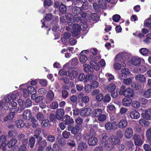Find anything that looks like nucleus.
Returning <instances> with one entry per match:
<instances>
[{
	"mask_svg": "<svg viewBox=\"0 0 151 151\" xmlns=\"http://www.w3.org/2000/svg\"><path fill=\"white\" fill-rule=\"evenodd\" d=\"M103 99L104 103H109L111 100L110 95L109 94H106L104 97Z\"/></svg>",
	"mask_w": 151,
	"mask_h": 151,
	"instance_id": "603ef678",
	"label": "nucleus"
},
{
	"mask_svg": "<svg viewBox=\"0 0 151 151\" xmlns=\"http://www.w3.org/2000/svg\"><path fill=\"white\" fill-rule=\"evenodd\" d=\"M146 136L148 141L151 140V128H149L147 130L146 132Z\"/></svg>",
	"mask_w": 151,
	"mask_h": 151,
	"instance_id": "6e6d98bb",
	"label": "nucleus"
},
{
	"mask_svg": "<svg viewBox=\"0 0 151 151\" xmlns=\"http://www.w3.org/2000/svg\"><path fill=\"white\" fill-rule=\"evenodd\" d=\"M35 142V139L34 137H31L29 139L28 143V146L30 148H32L34 146Z\"/></svg>",
	"mask_w": 151,
	"mask_h": 151,
	"instance_id": "f704fd0d",
	"label": "nucleus"
},
{
	"mask_svg": "<svg viewBox=\"0 0 151 151\" xmlns=\"http://www.w3.org/2000/svg\"><path fill=\"white\" fill-rule=\"evenodd\" d=\"M62 121L68 126L73 125L74 123L73 119L70 118V116L67 114L63 116Z\"/></svg>",
	"mask_w": 151,
	"mask_h": 151,
	"instance_id": "423d86ee",
	"label": "nucleus"
},
{
	"mask_svg": "<svg viewBox=\"0 0 151 151\" xmlns=\"http://www.w3.org/2000/svg\"><path fill=\"white\" fill-rule=\"evenodd\" d=\"M32 117V113L31 111L27 109L24 111L23 114V119L25 120L30 119Z\"/></svg>",
	"mask_w": 151,
	"mask_h": 151,
	"instance_id": "a211bd4d",
	"label": "nucleus"
},
{
	"mask_svg": "<svg viewBox=\"0 0 151 151\" xmlns=\"http://www.w3.org/2000/svg\"><path fill=\"white\" fill-rule=\"evenodd\" d=\"M42 137H40L37 140V144L39 145L37 151H43L47 145V142L46 140H42Z\"/></svg>",
	"mask_w": 151,
	"mask_h": 151,
	"instance_id": "7ed1b4c3",
	"label": "nucleus"
},
{
	"mask_svg": "<svg viewBox=\"0 0 151 151\" xmlns=\"http://www.w3.org/2000/svg\"><path fill=\"white\" fill-rule=\"evenodd\" d=\"M97 141L98 140L96 137H91L88 139V143L89 145L93 146L96 145Z\"/></svg>",
	"mask_w": 151,
	"mask_h": 151,
	"instance_id": "393cba45",
	"label": "nucleus"
},
{
	"mask_svg": "<svg viewBox=\"0 0 151 151\" xmlns=\"http://www.w3.org/2000/svg\"><path fill=\"white\" fill-rule=\"evenodd\" d=\"M16 127L19 128H22L24 125V121L22 119L17 120L16 121Z\"/></svg>",
	"mask_w": 151,
	"mask_h": 151,
	"instance_id": "4c0bfd02",
	"label": "nucleus"
},
{
	"mask_svg": "<svg viewBox=\"0 0 151 151\" xmlns=\"http://www.w3.org/2000/svg\"><path fill=\"white\" fill-rule=\"evenodd\" d=\"M120 18V16L118 14L114 15L112 17L113 20L114 22H118Z\"/></svg>",
	"mask_w": 151,
	"mask_h": 151,
	"instance_id": "052dcab7",
	"label": "nucleus"
},
{
	"mask_svg": "<svg viewBox=\"0 0 151 151\" xmlns=\"http://www.w3.org/2000/svg\"><path fill=\"white\" fill-rule=\"evenodd\" d=\"M126 87L124 85H122L120 87L119 91V94L120 95L124 96L126 91Z\"/></svg>",
	"mask_w": 151,
	"mask_h": 151,
	"instance_id": "3c124183",
	"label": "nucleus"
},
{
	"mask_svg": "<svg viewBox=\"0 0 151 151\" xmlns=\"http://www.w3.org/2000/svg\"><path fill=\"white\" fill-rule=\"evenodd\" d=\"M65 17L67 23L68 25L71 26L73 24V15L70 14H66Z\"/></svg>",
	"mask_w": 151,
	"mask_h": 151,
	"instance_id": "412c9836",
	"label": "nucleus"
},
{
	"mask_svg": "<svg viewBox=\"0 0 151 151\" xmlns=\"http://www.w3.org/2000/svg\"><path fill=\"white\" fill-rule=\"evenodd\" d=\"M55 96L54 93L52 91L49 90L46 94L45 102L47 104H50L53 100Z\"/></svg>",
	"mask_w": 151,
	"mask_h": 151,
	"instance_id": "20e7f679",
	"label": "nucleus"
},
{
	"mask_svg": "<svg viewBox=\"0 0 151 151\" xmlns=\"http://www.w3.org/2000/svg\"><path fill=\"white\" fill-rule=\"evenodd\" d=\"M31 125L33 128H36L38 126V124L37 120L34 118L31 119Z\"/></svg>",
	"mask_w": 151,
	"mask_h": 151,
	"instance_id": "0e129e2a",
	"label": "nucleus"
},
{
	"mask_svg": "<svg viewBox=\"0 0 151 151\" xmlns=\"http://www.w3.org/2000/svg\"><path fill=\"white\" fill-rule=\"evenodd\" d=\"M139 52L142 55L145 56H147L149 53V50L146 48H142L139 50Z\"/></svg>",
	"mask_w": 151,
	"mask_h": 151,
	"instance_id": "ea45409f",
	"label": "nucleus"
},
{
	"mask_svg": "<svg viewBox=\"0 0 151 151\" xmlns=\"http://www.w3.org/2000/svg\"><path fill=\"white\" fill-rule=\"evenodd\" d=\"M27 88L29 93L32 95H35L36 94V90L32 86H28Z\"/></svg>",
	"mask_w": 151,
	"mask_h": 151,
	"instance_id": "58836bf2",
	"label": "nucleus"
},
{
	"mask_svg": "<svg viewBox=\"0 0 151 151\" xmlns=\"http://www.w3.org/2000/svg\"><path fill=\"white\" fill-rule=\"evenodd\" d=\"M58 17H56L53 20H52L51 23L52 25V30L53 31L55 32V33H54L55 38H59L60 37V33L56 32L58 29L59 28V26L58 24Z\"/></svg>",
	"mask_w": 151,
	"mask_h": 151,
	"instance_id": "f03ea898",
	"label": "nucleus"
},
{
	"mask_svg": "<svg viewBox=\"0 0 151 151\" xmlns=\"http://www.w3.org/2000/svg\"><path fill=\"white\" fill-rule=\"evenodd\" d=\"M106 119V116L105 114H101L98 117V120L100 122H104Z\"/></svg>",
	"mask_w": 151,
	"mask_h": 151,
	"instance_id": "69168bd1",
	"label": "nucleus"
},
{
	"mask_svg": "<svg viewBox=\"0 0 151 151\" xmlns=\"http://www.w3.org/2000/svg\"><path fill=\"white\" fill-rule=\"evenodd\" d=\"M65 114V111L63 109H57L55 112L56 119L58 120L63 119V115Z\"/></svg>",
	"mask_w": 151,
	"mask_h": 151,
	"instance_id": "4468645a",
	"label": "nucleus"
},
{
	"mask_svg": "<svg viewBox=\"0 0 151 151\" xmlns=\"http://www.w3.org/2000/svg\"><path fill=\"white\" fill-rule=\"evenodd\" d=\"M17 140L16 139L13 138L11 139L8 143V147L11 148L14 146L17 143Z\"/></svg>",
	"mask_w": 151,
	"mask_h": 151,
	"instance_id": "a19ab883",
	"label": "nucleus"
},
{
	"mask_svg": "<svg viewBox=\"0 0 151 151\" xmlns=\"http://www.w3.org/2000/svg\"><path fill=\"white\" fill-rule=\"evenodd\" d=\"M86 75L83 73H80L79 74L78 77V80L81 81H84L85 82Z\"/></svg>",
	"mask_w": 151,
	"mask_h": 151,
	"instance_id": "5fc2aeb1",
	"label": "nucleus"
},
{
	"mask_svg": "<svg viewBox=\"0 0 151 151\" xmlns=\"http://www.w3.org/2000/svg\"><path fill=\"white\" fill-rule=\"evenodd\" d=\"M113 130H115L118 129V122L116 121H114L111 123Z\"/></svg>",
	"mask_w": 151,
	"mask_h": 151,
	"instance_id": "bf43d9fd",
	"label": "nucleus"
},
{
	"mask_svg": "<svg viewBox=\"0 0 151 151\" xmlns=\"http://www.w3.org/2000/svg\"><path fill=\"white\" fill-rule=\"evenodd\" d=\"M53 1L52 0H45L43 2L44 6H50L52 4Z\"/></svg>",
	"mask_w": 151,
	"mask_h": 151,
	"instance_id": "4d7b16f0",
	"label": "nucleus"
},
{
	"mask_svg": "<svg viewBox=\"0 0 151 151\" xmlns=\"http://www.w3.org/2000/svg\"><path fill=\"white\" fill-rule=\"evenodd\" d=\"M129 115L131 118L134 119H137L140 116L139 113L136 110L131 111L129 113Z\"/></svg>",
	"mask_w": 151,
	"mask_h": 151,
	"instance_id": "4be33fe9",
	"label": "nucleus"
},
{
	"mask_svg": "<svg viewBox=\"0 0 151 151\" xmlns=\"http://www.w3.org/2000/svg\"><path fill=\"white\" fill-rule=\"evenodd\" d=\"M87 0H65V4L67 5L69 2L75 5L79 6L83 3H85Z\"/></svg>",
	"mask_w": 151,
	"mask_h": 151,
	"instance_id": "f8f14e48",
	"label": "nucleus"
},
{
	"mask_svg": "<svg viewBox=\"0 0 151 151\" xmlns=\"http://www.w3.org/2000/svg\"><path fill=\"white\" fill-rule=\"evenodd\" d=\"M6 139V137L4 135H1L0 136V145L1 146H5V141Z\"/></svg>",
	"mask_w": 151,
	"mask_h": 151,
	"instance_id": "79ce46f5",
	"label": "nucleus"
},
{
	"mask_svg": "<svg viewBox=\"0 0 151 151\" xmlns=\"http://www.w3.org/2000/svg\"><path fill=\"white\" fill-rule=\"evenodd\" d=\"M131 61L134 65L137 66L140 64L141 61L139 57H134L131 58Z\"/></svg>",
	"mask_w": 151,
	"mask_h": 151,
	"instance_id": "5701e85b",
	"label": "nucleus"
},
{
	"mask_svg": "<svg viewBox=\"0 0 151 151\" xmlns=\"http://www.w3.org/2000/svg\"><path fill=\"white\" fill-rule=\"evenodd\" d=\"M49 121L48 119H43L42 120L41 125L43 127H46L50 125Z\"/></svg>",
	"mask_w": 151,
	"mask_h": 151,
	"instance_id": "864d4df0",
	"label": "nucleus"
},
{
	"mask_svg": "<svg viewBox=\"0 0 151 151\" xmlns=\"http://www.w3.org/2000/svg\"><path fill=\"white\" fill-rule=\"evenodd\" d=\"M127 145L129 149L134 150L135 149V146L132 142L131 140L127 141Z\"/></svg>",
	"mask_w": 151,
	"mask_h": 151,
	"instance_id": "13d9d810",
	"label": "nucleus"
},
{
	"mask_svg": "<svg viewBox=\"0 0 151 151\" xmlns=\"http://www.w3.org/2000/svg\"><path fill=\"white\" fill-rule=\"evenodd\" d=\"M110 0L109 1H107V0H99V5L100 8L102 9H104L106 8L107 6V2H110Z\"/></svg>",
	"mask_w": 151,
	"mask_h": 151,
	"instance_id": "bb28decb",
	"label": "nucleus"
},
{
	"mask_svg": "<svg viewBox=\"0 0 151 151\" xmlns=\"http://www.w3.org/2000/svg\"><path fill=\"white\" fill-rule=\"evenodd\" d=\"M105 127L106 130L108 132H111L113 130L111 123L110 122H107L105 124Z\"/></svg>",
	"mask_w": 151,
	"mask_h": 151,
	"instance_id": "e433bc0d",
	"label": "nucleus"
},
{
	"mask_svg": "<svg viewBox=\"0 0 151 151\" xmlns=\"http://www.w3.org/2000/svg\"><path fill=\"white\" fill-rule=\"evenodd\" d=\"M70 133L67 131H64L62 134V135L63 138L65 139H68L70 135Z\"/></svg>",
	"mask_w": 151,
	"mask_h": 151,
	"instance_id": "e2e57ef3",
	"label": "nucleus"
},
{
	"mask_svg": "<svg viewBox=\"0 0 151 151\" xmlns=\"http://www.w3.org/2000/svg\"><path fill=\"white\" fill-rule=\"evenodd\" d=\"M135 79L141 83H144L146 81L145 77L142 75L138 74L135 77Z\"/></svg>",
	"mask_w": 151,
	"mask_h": 151,
	"instance_id": "a878e982",
	"label": "nucleus"
},
{
	"mask_svg": "<svg viewBox=\"0 0 151 151\" xmlns=\"http://www.w3.org/2000/svg\"><path fill=\"white\" fill-rule=\"evenodd\" d=\"M144 24L145 26L146 27H151V18H148L145 22Z\"/></svg>",
	"mask_w": 151,
	"mask_h": 151,
	"instance_id": "774afa93",
	"label": "nucleus"
},
{
	"mask_svg": "<svg viewBox=\"0 0 151 151\" xmlns=\"http://www.w3.org/2000/svg\"><path fill=\"white\" fill-rule=\"evenodd\" d=\"M41 129L40 128L37 129L34 132L35 136L37 139H38L40 137H42L40 136V135L41 133Z\"/></svg>",
	"mask_w": 151,
	"mask_h": 151,
	"instance_id": "37998d69",
	"label": "nucleus"
},
{
	"mask_svg": "<svg viewBox=\"0 0 151 151\" xmlns=\"http://www.w3.org/2000/svg\"><path fill=\"white\" fill-rule=\"evenodd\" d=\"M8 133L9 137L11 138L15 137L17 134L16 131L15 130L9 131Z\"/></svg>",
	"mask_w": 151,
	"mask_h": 151,
	"instance_id": "8fccbe9b",
	"label": "nucleus"
},
{
	"mask_svg": "<svg viewBox=\"0 0 151 151\" xmlns=\"http://www.w3.org/2000/svg\"><path fill=\"white\" fill-rule=\"evenodd\" d=\"M128 57L125 55L118 54L115 57L116 61L124 62L127 61L128 59Z\"/></svg>",
	"mask_w": 151,
	"mask_h": 151,
	"instance_id": "0eeeda50",
	"label": "nucleus"
},
{
	"mask_svg": "<svg viewBox=\"0 0 151 151\" xmlns=\"http://www.w3.org/2000/svg\"><path fill=\"white\" fill-rule=\"evenodd\" d=\"M56 16L53 17V15L52 14H47L46 15L45 18H44L43 19H45L47 21H50L52 19V20L55 18V17Z\"/></svg>",
	"mask_w": 151,
	"mask_h": 151,
	"instance_id": "a18cd8bd",
	"label": "nucleus"
},
{
	"mask_svg": "<svg viewBox=\"0 0 151 151\" xmlns=\"http://www.w3.org/2000/svg\"><path fill=\"white\" fill-rule=\"evenodd\" d=\"M84 70L86 73H92L93 70L92 68L89 65L85 64L84 65Z\"/></svg>",
	"mask_w": 151,
	"mask_h": 151,
	"instance_id": "c9c22d12",
	"label": "nucleus"
},
{
	"mask_svg": "<svg viewBox=\"0 0 151 151\" xmlns=\"http://www.w3.org/2000/svg\"><path fill=\"white\" fill-rule=\"evenodd\" d=\"M59 10L60 14H64L67 12V8L63 4H61L59 6Z\"/></svg>",
	"mask_w": 151,
	"mask_h": 151,
	"instance_id": "473e14b6",
	"label": "nucleus"
},
{
	"mask_svg": "<svg viewBox=\"0 0 151 151\" xmlns=\"http://www.w3.org/2000/svg\"><path fill=\"white\" fill-rule=\"evenodd\" d=\"M81 128L79 127L78 126L75 125L73 126H69L68 127V130L70 131L71 133L73 134H76L78 133L80 129Z\"/></svg>",
	"mask_w": 151,
	"mask_h": 151,
	"instance_id": "1a4fd4ad",
	"label": "nucleus"
},
{
	"mask_svg": "<svg viewBox=\"0 0 151 151\" xmlns=\"http://www.w3.org/2000/svg\"><path fill=\"white\" fill-rule=\"evenodd\" d=\"M141 116L147 120H151V109L143 110L141 114Z\"/></svg>",
	"mask_w": 151,
	"mask_h": 151,
	"instance_id": "9d476101",
	"label": "nucleus"
},
{
	"mask_svg": "<svg viewBox=\"0 0 151 151\" xmlns=\"http://www.w3.org/2000/svg\"><path fill=\"white\" fill-rule=\"evenodd\" d=\"M90 17L95 23L98 22L100 19V17L96 13H91Z\"/></svg>",
	"mask_w": 151,
	"mask_h": 151,
	"instance_id": "c756f323",
	"label": "nucleus"
},
{
	"mask_svg": "<svg viewBox=\"0 0 151 151\" xmlns=\"http://www.w3.org/2000/svg\"><path fill=\"white\" fill-rule=\"evenodd\" d=\"M143 96L147 98H151V88L148 89L145 91L144 93Z\"/></svg>",
	"mask_w": 151,
	"mask_h": 151,
	"instance_id": "49530a36",
	"label": "nucleus"
},
{
	"mask_svg": "<svg viewBox=\"0 0 151 151\" xmlns=\"http://www.w3.org/2000/svg\"><path fill=\"white\" fill-rule=\"evenodd\" d=\"M115 85L113 83L110 84L107 87V90L109 93L113 92L114 91H115Z\"/></svg>",
	"mask_w": 151,
	"mask_h": 151,
	"instance_id": "2f4dec72",
	"label": "nucleus"
},
{
	"mask_svg": "<svg viewBox=\"0 0 151 151\" xmlns=\"http://www.w3.org/2000/svg\"><path fill=\"white\" fill-rule=\"evenodd\" d=\"M131 87L133 89L135 90H139L142 88V86L140 83L137 82L132 83L131 85Z\"/></svg>",
	"mask_w": 151,
	"mask_h": 151,
	"instance_id": "c85d7f7f",
	"label": "nucleus"
},
{
	"mask_svg": "<svg viewBox=\"0 0 151 151\" xmlns=\"http://www.w3.org/2000/svg\"><path fill=\"white\" fill-rule=\"evenodd\" d=\"M81 11V7H75L73 8L71 10V12L74 14V16H77L80 14Z\"/></svg>",
	"mask_w": 151,
	"mask_h": 151,
	"instance_id": "cd10ccee",
	"label": "nucleus"
},
{
	"mask_svg": "<svg viewBox=\"0 0 151 151\" xmlns=\"http://www.w3.org/2000/svg\"><path fill=\"white\" fill-rule=\"evenodd\" d=\"M76 125L78 126L81 128L82 127V124L83 122V120L82 118L80 117H78L75 120Z\"/></svg>",
	"mask_w": 151,
	"mask_h": 151,
	"instance_id": "c03bdc74",
	"label": "nucleus"
},
{
	"mask_svg": "<svg viewBox=\"0 0 151 151\" xmlns=\"http://www.w3.org/2000/svg\"><path fill=\"white\" fill-rule=\"evenodd\" d=\"M69 95L68 92L65 90H63L61 91V96L63 98H67Z\"/></svg>",
	"mask_w": 151,
	"mask_h": 151,
	"instance_id": "338daca9",
	"label": "nucleus"
},
{
	"mask_svg": "<svg viewBox=\"0 0 151 151\" xmlns=\"http://www.w3.org/2000/svg\"><path fill=\"white\" fill-rule=\"evenodd\" d=\"M31 98L32 100H35V102L39 103L44 99V97L41 96H38L36 94L35 95H32Z\"/></svg>",
	"mask_w": 151,
	"mask_h": 151,
	"instance_id": "b1692460",
	"label": "nucleus"
},
{
	"mask_svg": "<svg viewBox=\"0 0 151 151\" xmlns=\"http://www.w3.org/2000/svg\"><path fill=\"white\" fill-rule=\"evenodd\" d=\"M103 113V110L100 108H97L94 109L93 111V115L94 116L98 117Z\"/></svg>",
	"mask_w": 151,
	"mask_h": 151,
	"instance_id": "7c9ffc66",
	"label": "nucleus"
},
{
	"mask_svg": "<svg viewBox=\"0 0 151 151\" xmlns=\"http://www.w3.org/2000/svg\"><path fill=\"white\" fill-rule=\"evenodd\" d=\"M100 141L103 146L109 145V146L111 144L116 145L119 143L120 139L116 136L113 135L110 136L106 134L101 137Z\"/></svg>",
	"mask_w": 151,
	"mask_h": 151,
	"instance_id": "f257e3e1",
	"label": "nucleus"
},
{
	"mask_svg": "<svg viewBox=\"0 0 151 151\" xmlns=\"http://www.w3.org/2000/svg\"><path fill=\"white\" fill-rule=\"evenodd\" d=\"M80 115L83 117H87L91 114V109L89 108H83L80 109Z\"/></svg>",
	"mask_w": 151,
	"mask_h": 151,
	"instance_id": "6e6552de",
	"label": "nucleus"
},
{
	"mask_svg": "<svg viewBox=\"0 0 151 151\" xmlns=\"http://www.w3.org/2000/svg\"><path fill=\"white\" fill-rule=\"evenodd\" d=\"M147 70L146 67L144 65H141L137 68V70L141 73H145Z\"/></svg>",
	"mask_w": 151,
	"mask_h": 151,
	"instance_id": "de8ad7c7",
	"label": "nucleus"
},
{
	"mask_svg": "<svg viewBox=\"0 0 151 151\" xmlns=\"http://www.w3.org/2000/svg\"><path fill=\"white\" fill-rule=\"evenodd\" d=\"M132 106L133 108L134 109H137L139 108L140 106V103L137 101H134L132 102Z\"/></svg>",
	"mask_w": 151,
	"mask_h": 151,
	"instance_id": "680f3d73",
	"label": "nucleus"
},
{
	"mask_svg": "<svg viewBox=\"0 0 151 151\" xmlns=\"http://www.w3.org/2000/svg\"><path fill=\"white\" fill-rule=\"evenodd\" d=\"M119 128L123 129L125 128L127 126L128 122L126 119H122L120 120L118 122Z\"/></svg>",
	"mask_w": 151,
	"mask_h": 151,
	"instance_id": "6ab92c4d",
	"label": "nucleus"
},
{
	"mask_svg": "<svg viewBox=\"0 0 151 151\" xmlns=\"http://www.w3.org/2000/svg\"><path fill=\"white\" fill-rule=\"evenodd\" d=\"M87 145L86 143L83 142L78 143L77 150L78 151H86L87 148Z\"/></svg>",
	"mask_w": 151,
	"mask_h": 151,
	"instance_id": "dca6fc26",
	"label": "nucleus"
},
{
	"mask_svg": "<svg viewBox=\"0 0 151 151\" xmlns=\"http://www.w3.org/2000/svg\"><path fill=\"white\" fill-rule=\"evenodd\" d=\"M139 124L144 127H146L148 126L149 124V122L147 121L146 120L144 119H140L139 121Z\"/></svg>",
	"mask_w": 151,
	"mask_h": 151,
	"instance_id": "72a5a7b5",
	"label": "nucleus"
},
{
	"mask_svg": "<svg viewBox=\"0 0 151 151\" xmlns=\"http://www.w3.org/2000/svg\"><path fill=\"white\" fill-rule=\"evenodd\" d=\"M50 106L51 109H57L58 107V104L57 101L52 102L50 105Z\"/></svg>",
	"mask_w": 151,
	"mask_h": 151,
	"instance_id": "09e8293b",
	"label": "nucleus"
},
{
	"mask_svg": "<svg viewBox=\"0 0 151 151\" xmlns=\"http://www.w3.org/2000/svg\"><path fill=\"white\" fill-rule=\"evenodd\" d=\"M133 132L132 129L130 127H128L126 129L124 132V136L127 139H130L132 136Z\"/></svg>",
	"mask_w": 151,
	"mask_h": 151,
	"instance_id": "2eb2a0df",
	"label": "nucleus"
},
{
	"mask_svg": "<svg viewBox=\"0 0 151 151\" xmlns=\"http://www.w3.org/2000/svg\"><path fill=\"white\" fill-rule=\"evenodd\" d=\"M133 139L135 145L137 146H141L143 143L142 140L141 139L140 136L137 134H134Z\"/></svg>",
	"mask_w": 151,
	"mask_h": 151,
	"instance_id": "ddd939ff",
	"label": "nucleus"
},
{
	"mask_svg": "<svg viewBox=\"0 0 151 151\" xmlns=\"http://www.w3.org/2000/svg\"><path fill=\"white\" fill-rule=\"evenodd\" d=\"M132 102V100L131 99L126 97L123 99L122 101V104L124 106H128L131 104Z\"/></svg>",
	"mask_w": 151,
	"mask_h": 151,
	"instance_id": "aec40b11",
	"label": "nucleus"
},
{
	"mask_svg": "<svg viewBox=\"0 0 151 151\" xmlns=\"http://www.w3.org/2000/svg\"><path fill=\"white\" fill-rule=\"evenodd\" d=\"M134 94L133 90L131 88L126 89V91L124 93V96L127 97H132Z\"/></svg>",
	"mask_w": 151,
	"mask_h": 151,
	"instance_id": "f3484780",
	"label": "nucleus"
},
{
	"mask_svg": "<svg viewBox=\"0 0 151 151\" xmlns=\"http://www.w3.org/2000/svg\"><path fill=\"white\" fill-rule=\"evenodd\" d=\"M121 73L119 75V78L123 80L127 77L130 73L129 70L127 68H124L121 70Z\"/></svg>",
	"mask_w": 151,
	"mask_h": 151,
	"instance_id": "39448f33",
	"label": "nucleus"
},
{
	"mask_svg": "<svg viewBox=\"0 0 151 151\" xmlns=\"http://www.w3.org/2000/svg\"><path fill=\"white\" fill-rule=\"evenodd\" d=\"M58 73L60 76H66L67 77H69V79L70 80H73V77H70L71 73L69 71H66L64 69H62L59 70Z\"/></svg>",
	"mask_w": 151,
	"mask_h": 151,
	"instance_id": "9b49d317",
	"label": "nucleus"
}]
</instances>
